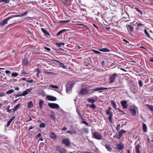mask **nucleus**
I'll use <instances>...</instances> for the list:
<instances>
[{
    "instance_id": "a211bd4d",
    "label": "nucleus",
    "mask_w": 153,
    "mask_h": 153,
    "mask_svg": "<svg viewBox=\"0 0 153 153\" xmlns=\"http://www.w3.org/2000/svg\"><path fill=\"white\" fill-rule=\"evenodd\" d=\"M140 147V146L139 144L135 146V151L136 153H141L139 150Z\"/></svg>"
},
{
    "instance_id": "6e6552de",
    "label": "nucleus",
    "mask_w": 153,
    "mask_h": 153,
    "mask_svg": "<svg viewBox=\"0 0 153 153\" xmlns=\"http://www.w3.org/2000/svg\"><path fill=\"white\" fill-rule=\"evenodd\" d=\"M32 90V88H28L26 89V90L24 91L22 94V96H25L28 94H31L32 93H30V92H31Z\"/></svg>"
},
{
    "instance_id": "b1692460",
    "label": "nucleus",
    "mask_w": 153,
    "mask_h": 153,
    "mask_svg": "<svg viewBox=\"0 0 153 153\" xmlns=\"http://www.w3.org/2000/svg\"><path fill=\"white\" fill-rule=\"evenodd\" d=\"M105 148H106V149H107V150L109 151V152H111V151L112 150V149L111 148L110 146L109 145H105Z\"/></svg>"
},
{
    "instance_id": "603ef678",
    "label": "nucleus",
    "mask_w": 153,
    "mask_h": 153,
    "mask_svg": "<svg viewBox=\"0 0 153 153\" xmlns=\"http://www.w3.org/2000/svg\"><path fill=\"white\" fill-rule=\"evenodd\" d=\"M63 32H62V30L59 31L58 33L56 34V36H59Z\"/></svg>"
},
{
    "instance_id": "f257e3e1",
    "label": "nucleus",
    "mask_w": 153,
    "mask_h": 153,
    "mask_svg": "<svg viewBox=\"0 0 153 153\" xmlns=\"http://www.w3.org/2000/svg\"><path fill=\"white\" fill-rule=\"evenodd\" d=\"M14 18V17L13 15L8 17L0 22V25L1 26L4 25L7 23L8 22L9 20Z\"/></svg>"
},
{
    "instance_id": "6ab92c4d",
    "label": "nucleus",
    "mask_w": 153,
    "mask_h": 153,
    "mask_svg": "<svg viewBox=\"0 0 153 153\" xmlns=\"http://www.w3.org/2000/svg\"><path fill=\"white\" fill-rule=\"evenodd\" d=\"M146 106L151 112H153V105L149 104H146Z\"/></svg>"
},
{
    "instance_id": "052dcab7",
    "label": "nucleus",
    "mask_w": 153,
    "mask_h": 153,
    "mask_svg": "<svg viewBox=\"0 0 153 153\" xmlns=\"http://www.w3.org/2000/svg\"><path fill=\"white\" fill-rule=\"evenodd\" d=\"M69 29H64L62 30V32L63 33L69 31Z\"/></svg>"
},
{
    "instance_id": "e433bc0d",
    "label": "nucleus",
    "mask_w": 153,
    "mask_h": 153,
    "mask_svg": "<svg viewBox=\"0 0 153 153\" xmlns=\"http://www.w3.org/2000/svg\"><path fill=\"white\" fill-rule=\"evenodd\" d=\"M59 22L62 23H66L68 22H70V21L69 20H65V21H62V20H60L59 21Z\"/></svg>"
},
{
    "instance_id": "ddd939ff",
    "label": "nucleus",
    "mask_w": 153,
    "mask_h": 153,
    "mask_svg": "<svg viewBox=\"0 0 153 153\" xmlns=\"http://www.w3.org/2000/svg\"><path fill=\"white\" fill-rule=\"evenodd\" d=\"M47 98L50 101H55L56 100V98L53 96H48L47 97Z\"/></svg>"
},
{
    "instance_id": "69168bd1",
    "label": "nucleus",
    "mask_w": 153,
    "mask_h": 153,
    "mask_svg": "<svg viewBox=\"0 0 153 153\" xmlns=\"http://www.w3.org/2000/svg\"><path fill=\"white\" fill-rule=\"evenodd\" d=\"M102 87V90H107L108 89L111 88H104V87Z\"/></svg>"
},
{
    "instance_id": "0eeeda50",
    "label": "nucleus",
    "mask_w": 153,
    "mask_h": 153,
    "mask_svg": "<svg viewBox=\"0 0 153 153\" xmlns=\"http://www.w3.org/2000/svg\"><path fill=\"white\" fill-rule=\"evenodd\" d=\"M94 138L97 140H101L102 137L101 134L98 132H95L93 134Z\"/></svg>"
},
{
    "instance_id": "8fccbe9b",
    "label": "nucleus",
    "mask_w": 153,
    "mask_h": 153,
    "mask_svg": "<svg viewBox=\"0 0 153 153\" xmlns=\"http://www.w3.org/2000/svg\"><path fill=\"white\" fill-rule=\"evenodd\" d=\"M91 107L93 109H95L96 108V106L94 104L91 105Z\"/></svg>"
},
{
    "instance_id": "bf43d9fd",
    "label": "nucleus",
    "mask_w": 153,
    "mask_h": 153,
    "mask_svg": "<svg viewBox=\"0 0 153 153\" xmlns=\"http://www.w3.org/2000/svg\"><path fill=\"white\" fill-rule=\"evenodd\" d=\"M15 95L16 97L23 96L22 95V94H15Z\"/></svg>"
},
{
    "instance_id": "0e129e2a",
    "label": "nucleus",
    "mask_w": 153,
    "mask_h": 153,
    "mask_svg": "<svg viewBox=\"0 0 153 153\" xmlns=\"http://www.w3.org/2000/svg\"><path fill=\"white\" fill-rule=\"evenodd\" d=\"M82 123H83L85 124L87 126H89L88 123L86 121H83Z\"/></svg>"
},
{
    "instance_id": "ea45409f",
    "label": "nucleus",
    "mask_w": 153,
    "mask_h": 153,
    "mask_svg": "<svg viewBox=\"0 0 153 153\" xmlns=\"http://www.w3.org/2000/svg\"><path fill=\"white\" fill-rule=\"evenodd\" d=\"M27 62V58L25 59L23 61V63L24 65H26Z\"/></svg>"
},
{
    "instance_id": "cd10ccee",
    "label": "nucleus",
    "mask_w": 153,
    "mask_h": 153,
    "mask_svg": "<svg viewBox=\"0 0 153 153\" xmlns=\"http://www.w3.org/2000/svg\"><path fill=\"white\" fill-rule=\"evenodd\" d=\"M143 130L145 132H146L147 131V128L145 124L143 123Z\"/></svg>"
},
{
    "instance_id": "e2e57ef3",
    "label": "nucleus",
    "mask_w": 153,
    "mask_h": 153,
    "mask_svg": "<svg viewBox=\"0 0 153 153\" xmlns=\"http://www.w3.org/2000/svg\"><path fill=\"white\" fill-rule=\"evenodd\" d=\"M11 123V122L10 121H8L7 123V127L9 126H10V125Z\"/></svg>"
},
{
    "instance_id": "39448f33",
    "label": "nucleus",
    "mask_w": 153,
    "mask_h": 153,
    "mask_svg": "<svg viewBox=\"0 0 153 153\" xmlns=\"http://www.w3.org/2000/svg\"><path fill=\"white\" fill-rule=\"evenodd\" d=\"M105 111H106V114L107 115H109V116L108 117V119L109 120L110 123H111L112 122V117L113 116V113L110 111H108L107 110H105Z\"/></svg>"
},
{
    "instance_id": "1a4fd4ad",
    "label": "nucleus",
    "mask_w": 153,
    "mask_h": 153,
    "mask_svg": "<svg viewBox=\"0 0 153 153\" xmlns=\"http://www.w3.org/2000/svg\"><path fill=\"white\" fill-rule=\"evenodd\" d=\"M116 147L117 149L119 150H122L124 147V145L121 143L116 145Z\"/></svg>"
},
{
    "instance_id": "37998d69",
    "label": "nucleus",
    "mask_w": 153,
    "mask_h": 153,
    "mask_svg": "<svg viewBox=\"0 0 153 153\" xmlns=\"http://www.w3.org/2000/svg\"><path fill=\"white\" fill-rule=\"evenodd\" d=\"M44 101L43 100H40L39 102V105H42L44 103Z\"/></svg>"
},
{
    "instance_id": "2eb2a0df",
    "label": "nucleus",
    "mask_w": 153,
    "mask_h": 153,
    "mask_svg": "<svg viewBox=\"0 0 153 153\" xmlns=\"http://www.w3.org/2000/svg\"><path fill=\"white\" fill-rule=\"evenodd\" d=\"M94 91H98L99 93H101L102 91H101L102 90V87H98L95 88L94 89L91 90Z\"/></svg>"
},
{
    "instance_id": "13d9d810",
    "label": "nucleus",
    "mask_w": 153,
    "mask_h": 153,
    "mask_svg": "<svg viewBox=\"0 0 153 153\" xmlns=\"http://www.w3.org/2000/svg\"><path fill=\"white\" fill-rule=\"evenodd\" d=\"M26 82L29 83H32L33 82V80L32 79L30 80H27Z\"/></svg>"
},
{
    "instance_id": "864d4df0",
    "label": "nucleus",
    "mask_w": 153,
    "mask_h": 153,
    "mask_svg": "<svg viewBox=\"0 0 153 153\" xmlns=\"http://www.w3.org/2000/svg\"><path fill=\"white\" fill-rule=\"evenodd\" d=\"M120 124H117V126L116 127V129L118 131L119 130L120 128Z\"/></svg>"
},
{
    "instance_id": "6e6d98bb",
    "label": "nucleus",
    "mask_w": 153,
    "mask_h": 153,
    "mask_svg": "<svg viewBox=\"0 0 153 153\" xmlns=\"http://www.w3.org/2000/svg\"><path fill=\"white\" fill-rule=\"evenodd\" d=\"M15 118V116H13L11 118L9 121H10L11 122H12V121Z\"/></svg>"
},
{
    "instance_id": "20e7f679",
    "label": "nucleus",
    "mask_w": 153,
    "mask_h": 153,
    "mask_svg": "<svg viewBox=\"0 0 153 153\" xmlns=\"http://www.w3.org/2000/svg\"><path fill=\"white\" fill-rule=\"evenodd\" d=\"M56 149L57 151L59 152V153H67V151L65 149L59 146H56Z\"/></svg>"
},
{
    "instance_id": "473e14b6",
    "label": "nucleus",
    "mask_w": 153,
    "mask_h": 153,
    "mask_svg": "<svg viewBox=\"0 0 153 153\" xmlns=\"http://www.w3.org/2000/svg\"><path fill=\"white\" fill-rule=\"evenodd\" d=\"M56 61H57L60 63V66L63 68H65V65L62 63L56 60H55Z\"/></svg>"
},
{
    "instance_id": "58836bf2",
    "label": "nucleus",
    "mask_w": 153,
    "mask_h": 153,
    "mask_svg": "<svg viewBox=\"0 0 153 153\" xmlns=\"http://www.w3.org/2000/svg\"><path fill=\"white\" fill-rule=\"evenodd\" d=\"M18 75V74L17 72H13L12 74V76L13 77H16Z\"/></svg>"
},
{
    "instance_id": "09e8293b",
    "label": "nucleus",
    "mask_w": 153,
    "mask_h": 153,
    "mask_svg": "<svg viewBox=\"0 0 153 153\" xmlns=\"http://www.w3.org/2000/svg\"><path fill=\"white\" fill-rule=\"evenodd\" d=\"M60 1H61L63 3V4H65L66 3V1L68 0H59Z\"/></svg>"
},
{
    "instance_id": "4c0bfd02",
    "label": "nucleus",
    "mask_w": 153,
    "mask_h": 153,
    "mask_svg": "<svg viewBox=\"0 0 153 153\" xmlns=\"http://www.w3.org/2000/svg\"><path fill=\"white\" fill-rule=\"evenodd\" d=\"M66 133L69 134L71 135H72L73 134H75L76 132H73L71 131H66Z\"/></svg>"
},
{
    "instance_id": "9b49d317",
    "label": "nucleus",
    "mask_w": 153,
    "mask_h": 153,
    "mask_svg": "<svg viewBox=\"0 0 153 153\" xmlns=\"http://www.w3.org/2000/svg\"><path fill=\"white\" fill-rule=\"evenodd\" d=\"M127 101L126 100L123 101L121 102L120 103L121 104L123 108L126 109L127 108Z\"/></svg>"
},
{
    "instance_id": "c85d7f7f",
    "label": "nucleus",
    "mask_w": 153,
    "mask_h": 153,
    "mask_svg": "<svg viewBox=\"0 0 153 153\" xmlns=\"http://www.w3.org/2000/svg\"><path fill=\"white\" fill-rule=\"evenodd\" d=\"M28 107L29 108H31L33 107V105L32 101L29 102L28 103Z\"/></svg>"
},
{
    "instance_id": "423d86ee",
    "label": "nucleus",
    "mask_w": 153,
    "mask_h": 153,
    "mask_svg": "<svg viewBox=\"0 0 153 153\" xmlns=\"http://www.w3.org/2000/svg\"><path fill=\"white\" fill-rule=\"evenodd\" d=\"M48 105L51 108L53 109H58L59 107V105L56 103H48Z\"/></svg>"
},
{
    "instance_id": "338daca9",
    "label": "nucleus",
    "mask_w": 153,
    "mask_h": 153,
    "mask_svg": "<svg viewBox=\"0 0 153 153\" xmlns=\"http://www.w3.org/2000/svg\"><path fill=\"white\" fill-rule=\"evenodd\" d=\"M67 129V127H63V128L62 129V130L64 131L66 130Z\"/></svg>"
},
{
    "instance_id": "5fc2aeb1",
    "label": "nucleus",
    "mask_w": 153,
    "mask_h": 153,
    "mask_svg": "<svg viewBox=\"0 0 153 153\" xmlns=\"http://www.w3.org/2000/svg\"><path fill=\"white\" fill-rule=\"evenodd\" d=\"M5 94L4 92H1L0 93V97H2L5 96Z\"/></svg>"
},
{
    "instance_id": "dca6fc26",
    "label": "nucleus",
    "mask_w": 153,
    "mask_h": 153,
    "mask_svg": "<svg viewBox=\"0 0 153 153\" xmlns=\"http://www.w3.org/2000/svg\"><path fill=\"white\" fill-rule=\"evenodd\" d=\"M27 11H26L22 14L21 15H13L14 17H22L26 15L27 13Z\"/></svg>"
},
{
    "instance_id": "7ed1b4c3",
    "label": "nucleus",
    "mask_w": 153,
    "mask_h": 153,
    "mask_svg": "<svg viewBox=\"0 0 153 153\" xmlns=\"http://www.w3.org/2000/svg\"><path fill=\"white\" fill-rule=\"evenodd\" d=\"M73 86V84L71 82H69L67 83L66 85V90L67 93L68 94H70L71 91V88Z\"/></svg>"
},
{
    "instance_id": "7c9ffc66",
    "label": "nucleus",
    "mask_w": 153,
    "mask_h": 153,
    "mask_svg": "<svg viewBox=\"0 0 153 153\" xmlns=\"http://www.w3.org/2000/svg\"><path fill=\"white\" fill-rule=\"evenodd\" d=\"M127 28L128 30H129L131 32H132L133 31V27H132L131 25H129L128 26V27H127Z\"/></svg>"
},
{
    "instance_id": "c9c22d12",
    "label": "nucleus",
    "mask_w": 153,
    "mask_h": 153,
    "mask_svg": "<svg viewBox=\"0 0 153 153\" xmlns=\"http://www.w3.org/2000/svg\"><path fill=\"white\" fill-rule=\"evenodd\" d=\"M10 105H8L7 107V111L8 112H10L11 111H13H13V109H10Z\"/></svg>"
},
{
    "instance_id": "4d7b16f0",
    "label": "nucleus",
    "mask_w": 153,
    "mask_h": 153,
    "mask_svg": "<svg viewBox=\"0 0 153 153\" xmlns=\"http://www.w3.org/2000/svg\"><path fill=\"white\" fill-rule=\"evenodd\" d=\"M44 48L46 50H47L48 51H51V49L49 48H48V47H44Z\"/></svg>"
},
{
    "instance_id": "393cba45",
    "label": "nucleus",
    "mask_w": 153,
    "mask_h": 153,
    "mask_svg": "<svg viewBox=\"0 0 153 153\" xmlns=\"http://www.w3.org/2000/svg\"><path fill=\"white\" fill-rule=\"evenodd\" d=\"M52 114H51L50 116V117L54 121L56 120V117L54 115V113L53 112L52 113Z\"/></svg>"
},
{
    "instance_id": "f3484780",
    "label": "nucleus",
    "mask_w": 153,
    "mask_h": 153,
    "mask_svg": "<svg viewBox=\"0 0 153 153\" xmlns=\"http://www.w3.org/2000/svg\"><path fill=\"white\" fill-rule=\"evenodd\" d=\"M51 138L53 139H56L57 138V136L53 132H51L50 134Z\"/></svg>"
},
{
    "instance_id": "a18cd8bd",
    "label": "nucleus",
    "mask_w": 153,
    "mask_h": 153,
    "mask_svg": "<svg viewBox=\"0 0 153 153\" xmlns=\"http://www.w3.org/2000/svg\"><path fill=\"white\" fill-rule=\"evenodd\" d=\"M135 10L138 12H139L140 13L141 15L142 14V12L137 7H135Z\"/></svg>"
},
{
    "instance_id": "4468645a",
    "label": "nucleus",
    "mask_w": 153,
    "mask_h": 153,
    "mask_svg": "<svg viewBox=\"0 0 153 153\" xmlns=\"http://www.w3.org/2000/svg\"><path fill=\"white\" fill-rule=\"evenodd\" d=\"M144 26V25L142 24L139 23L137 24L136 29L137 30H141L142 29V28Z\"/></svg>"
},
{
    "instance_id": "9d476101",
    "label": "nucleus",
    "mask_w": 153,
    "mask_h": 153,
    "mask_svg": "<svg viewBox=\"0 0 153 153\" xmlns=\"http://www.w3.org/2000/svg\"><path fill=\"white\" fill-rule=\"evenodd\" d=\"M62 143L67 146H68L70 145V142L68 139L67 138H65L63 140Z\"/></svg>"
},
{
    "instance_id": "680f3d73",
    "label": "nucleus",
    "mask_w": 153,
    "mask_h": 153,
    "mask_svg": "<svg viewBox=\"0 0 153 153\" xmlns=\"http://www.w3.org/2000/svg\"><path fill=\"white\" fill-rule=\"evenodd\" d=\"M5 72L6 74H9L11 73V71L8 70H6L5 71Z\"/></svg>"
},
{
    "instance_id": "4be33fe9",
    "label": "nucleus",
    "mask_w": 153,
    "mask_h": 153,
    "mask_svg": "<svg viewBox=\"0 0 153 153\" xmlns=\"http://www.w3.org/2000/svg\"><path fill=\"white\" fill-rule=\"evenodd\" d=\"M87 101L90 103L93 104L96 102V100L94 99H91L90 98H88L87 99Z\"/></svg>"
},
{
    "instance_id": "774afa93",
    "label": "nucleus",
    "mask_w": 153,
    "mask_h": 153,
    "mask_svg": "<svg viewBox=\"0 0 153 153\" xmlns=\"http://www.w3.org/2000/svg\"><path fill=\"white\" fill-rule=\"evenodd\" d=\"M149 61L153 63V58H151V59L149 60Z\"/></svg>"
},
{
    "instance_id": "72a5a7b5",
    "label": "nucleus",
    "mask_w": 153,
    "mask_h": 153,
    "mask_svg": "<svg viewBox=\"0 0 153 153\" xmlns=\"http://www.w3.org/2000/svg\"><path fill=\"white\" fill-rule=\"evenodd\" d=\"M45 126V124L44 123H42L40 124L39 127L40 128H43Z\"/></svg>"
},
{
    "instance_id": "3c124183",
    "label": "nucleus",
    "mask_w": 153,
    "mask_h": 153,
    "mask_svg": "<svg viewBox=\"0 0 153 153\" xmlns=\"http://www.w3.org/2000/svg\"><path fill=\"white\" fill-rule=\"evenodd\" d=\"M83 131L84 132H88V130L87 128H83L82 129Z\"/></svg>"
},
{
    "instance_id": "de8ad7c7",
    "label": "nucleus",
    "mask_w": 153,
    "mask_h": 153,
    "mask_svg": "<svg viewBox=\"0 0 153 153\" xmlns=\"http://www.w3.org/2000/svg\"><path fill=\"white\" fill-rule=\"evenodd\" d=\"M56 45L58 46V47H61L62 46L61 44V43H56Z\"/></svg>"
},
{
    "instance_id": "aec40b11",
    "label": "nucleus",
    "mask_w": 153,
    "mask_h": 153,
    "mask_svg": "<svg viewBox=\"0 0 153 153\" xmlns=\"http://www.w3.org/2000/svg\"><path fill=\"white\" fill-rule=\"evenodd\" d=\"M130 112L132 115H136V110L134 109H131L130 110Z\"/></svg>"
},
{
    "instance_id": "412c9836",
    "label": "nucleus",
    "mask_w": 153,
    "mask_h": 153,
    "mask_svg": "<svg viewBox=\"0 0 153 153\" xmlns=\"http://www.w3.org/2000/svg\"><path fill=\"white\" fill-rule=\"evenodd\" d=\"M99 50L100 51L103 52H107L110 51V50L106 48H103L100 49Z\"/></svg>"
},
{
    "instance_id": "c03bdc74",
    "label": "nucleus",
    "mask_w": 153,
    "mask_h": 153,
    "mask_svg": "<svg viewBox=\"0 0 153 153\" xmlns=\"http://www.w3.org/2000/svg\"><path fill=\"white\" fill-rule=\"evenodd\" d=\"M145 34L149 38H150L149 35V34L147 32L146 30L145 29L144 30Z\"/></svg>"
},
{
    "instance_id": "a878e982",
    "label": "nucleus",
    "mask_w": 153,
    "mask_h": 153,
    "mask_svg": "<svg viewBox=\"0 0 153 153\" xmlns=\"http://www.w3.org/2000/svg\"><path fill=\"white\" fill-rule=\"evenodd\" d=\"M20 104H18L17 105H16L13 108V112H15L17 110L19 107L20 106Z\"/></svg>"
},
{
    "instance_id": "f704fd0d",
    "label": "nucleus",
    "mask_w": 153,
    "mask_h": 153,
    "mask_svg": "<svg viewBox=\"0 0 153 153\" xmlns=\"http://www.w3.org/2000/svg\"><path fill=\"white\" fill-rule=\"evenodd\" d=\"M76 112H77V113H78V114L79 115V116L82 119V115H81V114L79 112V110L77 108H76Z\"/></svg>"
},
{
    "instance_id": "bb28decb",
    "label": "nucleus",
    "mask_w": 153,
    "mask_h": 153,
    "mask_svg": "<svg viewBox=\"0 0 153 153\" xmlns=\"http://www.w3.org/2000/svg\"><path fill=\"white\" fill-rule=\"evenodd\" d=\"M111 102L112 106L114 107V108L116 109L117 108V105L114 101L112 100Z\"/></svg>"
},
{
    "instance_id": "5701e85b",
    "label": "nucleus",
    "mask_w": 153,
    "mask_h": 153,
    "mask_svg": "<svg viewBox=\"0 0 153 153\" xmlns=\"http://www.w3.org/2000/svg\"><path fill=\"white\" fill-rule=\"evenodd\" d=\"M41 30L42 32L44 33L45 35H50L49 33L44 28H41Z\"/></svg>"
},
{
    "instance_id": "c756f323",
    "label": "nucleus",
    "mask_w": 153,
    "mask_h": 153,
    "mask_svg": "<svg viewBox=\"0 0 153 153\" xmlns=\"http://www.w3.org/2000/svg\"><path fill=\"white\" fill-rule=\"evenodd\" d=\"M126 131H124V130L122 129L119 132V135L121 136H122L123 134Z\"/></svg>"
},
{
    "instance_id": "79ce46f5",
    "label": "nucleus",
    "mask_w": 153,
    "mask_h": 153,
    "mask_svg": "<svg viewBox=\"0 0 153 153\" xmlns=\"http://www.w3.org/2000/svg\"><path fill=\"white\" fill-rule=\"evenodd\" d=\"M138 83L140 87H141L143 85V84L142 81L140 80L138 81Z\"/></svg>"
},
{
    "instance_id": "2f4dec72",
    "label": "nucleus",
    "mask_w": 153,
    "mask_h": 153,
    "mask_svg": "<svg viewBox=\"0 0 153 153\" xmlns=\"http://www.w3.org/2000/svg\"><path fill=\"white\" fill-rule=\"evenodd\" d=\"M14 92V90L13 89H11L9 90L6 92V94H10Z\"/></svg>"
},
{
    "instance_id": "49530a36",
    "label": "nucleus",
    "mask_w": 153,
    "mask_h": 153,
    "mask_svg": "<svg viewBox=\"0 0 153 153\" xmlns=\"http://www.w3.org/2000/svg\"><path fill=\"white\" fill-rule=\"evenodd\" d=\"M93 51L95 53L97 54H99L101 53L100 52H99L98 51H97V50H93Z\"/></svg>"
},
{
    "instance_id": "f8f14e48",
    "label": "nucleus",
    "mask_w": 153,
    "mask_h": 153,
    "mask_svg": "<svg viewBox=\"0 0 153 153\" xmlns=\"http://www.w3.org/2000/svg\"><path fill=\"white\" fill-rule=\"evenodd\" d=\"M81 94L86 95L88 94L89 93V90L86 88H83L81 91Z\"/></svg>"
},
{
    "instance_id": "f03ea898",
    "label": "nucleus",
    "mask_w": 153,
    "mask_h": 153,
    "mask_svg": "<svg viewBox=\"0 0 153 153\" xmlns=\"http://www.w3.org/2000/svg\"><path fill=\"white\" fill-rule=\"evenodd\" d=\"M117 76V74L115 73L111 75L108 78V80L109 81V83L110 84L114 82Z\"/></svg>"
},
{
    "instance_id": "a19ab883",
    "label": "nucleus",
    "mask_w": 153,
    "mask_h": 153,
    "mask_svg": "<svg viewBox=\"0 0 153 153\" xmlns=\"http://www.w3.org/2000/svg\"><path fill=\"white\" fill-rule=\"evenodd\" d=\"M50 86L52 88H56V89H58L59 88L56 85H50Z\"/></svg>"
}]
</instances>
